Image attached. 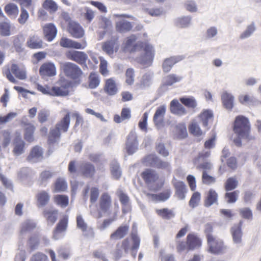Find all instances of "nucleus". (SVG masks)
<instances>
[{
  "label": "nucleus",
  "instance_id": "nucleus-1",
  "mask_svg": "<svg viewBox=\"0 0 261 261\" xmlns=\"http://www.w3.org/2000/svg\"><path fill=\"white\" fill-rule=\"evenodd\" d=\"M233 131L237 136L249 141L254 139L250 134L251 126L248 119L243 116L239 115L235 118L233 124Z\"/></svg>",
  "mask_w": 261,
  "mask_h": 261
},
{
  "label": "nucleus",
  "instance_id": "nucleus-2",
  "mask_svg": "<svg viewBox=\"0 0 261 261\" xmlns=\"http://www.w3.org/2000/svg\"><path fill=\"white\" fill-rule=\"evenodd\" d=\"M70 123V113L68 112L56 124L54 128H50L48 137L49 143H53L58 141L60 138L61 133L67 132Z\"/></svg>",
  "mask_w": 261,
  "mask_h": 261
},
{
  "label": "nucleus",
  "instance_id": "nucleus-3",
  "mask_svg": "<svg viewBox=\"0 0 261 261\" xmlns=\"http://www.w3.org/2000/svg\"><path fill=\"white\" fill-rule=\"evenodd\" d=\"M144 162L147 166L164 170L168 173L171 172L172 168L170 163L162 161L155 155H148L144 158Z\"/></svg>",
  "mask_w": 261,
  "mask_h": 261
},
{
  "label": "nucleus",
  "instance_id": "nucleus-4",
  "mask_svg": "<svg viewBox=\"0 0 261 261\" xmlns=\"http://www.w3.org/2000/svg\"><path fill=\"white\" fill-rule=\"evenodd\" d=\"M3 72L8 80L14 84H16L17 81L14 77L12 73H13L16 77L21 80H23L27 78L25 70L24 68H20V66H11V69L9 68H3Z\"/></svg>",
  "mask_w": 261,
  "mask_h": 261
},
{
  "label": "nucleus",
  "instance_id": "nucleus-5",
  "mask_svg": "<svg viewBox=\"0 0 261 261\" xmlns=\"http://www.w3.org/2000/svg\"><path fill=\"white\" fill-rule=\"evenodd\" d=\"M208 246V251L215 254H224L226 252L227 247L224 244L223 241L215 237H209L207 241Z\"/></svg>",
  "mask_w": 261,
  "mask_h": 261
},
{
  "label": "nucleus",
  "instance_id": "nucleus-6",
  "mask_svg": "<svg viewBox=\"0 0 261 261\" xmlns=\"http://www.w3.org/2000/svg\"><path fill=\"white\" fill-rule=\"evenodd\" d=\"M68 222L67 216H64L60 220L53 232V238L54 240H58L63 238L67 230Z\"/></svg>",
  "mask_w": 261,
  "mask_h": 261
},
{
  "label": "nucleus",
  "instance_id": "nucleus-7",
  "mask_svg": "<svg viewBox=\"0 0 261 261\" xmlns=\"http://www.w3.org/2000/svg\"><path fill=\"white\" fill-rule=\"evenodd\" d=\"M60 45L65 48L82 49L87 46V43L85 39H82L81 42H77L66 37H62L60 39Z\"/></svg>",
  "mask_w": 261,
  "mask_h": 261
},
{
  "label": "nucleus",
  "instance_id": "nucleus-8",
  "mask_svg": "<svg viewBox=\"0 0 261 261\" xmlns=\"http://www.w3.org/2000/svg\"><path fill=\"white\" fill-rule=\"evenodd\" d=\"M126 151L128 155H132L138 149V143L136 133L132 130L128 134L125 143Z\"/></svg>",
  "mask_w": 261,
  "mask_h": 261
},
{
  "label": "nucleus",
  "instance_id": "nucleus-9",
  "mask_svg": "<svg viewBox=\"0 0 261 261\" xmlns=\"http://www.w3.org/2000/svg\"><path fill=\"white\" fill-rule=\"evenodd\" d=\"M67 31L73 38L80 39L85 35V31L81 25L76 21H71L67 25Z\"/></svg>",
  "mask_w": 261,
  "mask_h": 261
},
{
  "label": "nucleus",
  "instance_id": "nucleus-10",
  "mask_svg": "<svg viewBox=\"0 0 261 261\" xmlns=\"http://www.w3.org/2000/svg\"><path fill=\"white\" fill-rule=\"evenodd\" d=\"M65 55L68 59L74 61L80 65L85 64L88 59V56L83 51L69 50L66 53Z\"/></svg>",
  "mask_w": 261,
  "mask_h": 261
},
{
  "label": "nucleus",
  "instance_id": "nucleus-11",
  "mask_svg": "<svg viewBox=\"0 0 261 261\" xmlns=\"http://www.w3.org/2000/svg\"><path fill=\"white\" fill-rule=\"evenodd\" d=\"M239 101L247 106H258L261 105V100L252 95L241 94L238 96Z\"/></svg>",
  "mask_w": 261,
  "mask_h": 261
},
{
  "label": "nucleus",
  "instance_id": "nucleus-12",
  "mask_svg": "<svg viewBox=\"0 0 261 261\" xmlns=\"http://www.w3.org/2000/svg\"><path fill=\"white\" fill-rule=\"evenodd\" d=\"M43 151L39 146H34L27 157V160L32 163L40 162L43 159Z\"/></svg>",
  "mask_w": 261,
  "mask_h": 261
},
{
  "label": "nucleus",
  "instance_id": "nucleus-13",
  "mask_svg": "<svg viewBox=\"0 0 261 261\" xmlns=\"http://www.w3.org/2000/svg\"><path fill=\"white\" fill-rule=\"evenodd\" d=\"M62 70L65 75L73 80H79L83 74V72L78 66H63Z\"/></svg>",
  "mask_w": 261,
  "mask_h": 261
},
{
  "label": "nucleus",
  "instance_id": "nucleus-14",
  "mask_svg": "<svg viewBox=\"0 0 261 261\" xmlns=\"http://www.w3.org/2000/svg\"><path fill=\"white\" fill-rule=\"evenodd\" d=\"M166 111V107L165 105L161 106L157 108L153 118L154 124L157 127L163 126Z\"/></svg>",
  "mask_w": 261,
  "mask_h": 261
},
{
  "label": "nucleus",
  "instance_id": "nucleus-15",
  "mask_svg": "<svg viewBox=\"0 0 261 261\" xmlns=\"http://www.w3.org/2000/svg\"><path fill=\"white\" fill-rule=\"evenodd\" d=\"M129 226L127 224L122 225L118 227L117 229L110 235L112 240H118L123 239L128 233Z\"/></svg>",
  "mask_w": 261,
  "mask_h": 261
},
{
  "label": "nucleus",
  "instance_id": "nucleus-16",
  "mask_svg": "<svg viewBox=\"0 0 261 261\" xmlns=\"http://www.w3.org/2000/svg\"><path fill=\"white\" fill-rule=\"evenodd\" d=\"M170 110L172 114L178 116H182L187 114L185 107L176 99H174L171 101Z\"/></svg>",
  "mask_w": 261,
  "mask_h": 261
},
{
  "label": "nucleus",
  "instance_id": "nucleus-17",
  "mask_svg": "<svg viewBox=\"0 0 261 261\" xmlns=\"http://www.w3.org/2000/svg\"><path fill=\"white\" fill-rule=\"evenodd\" d=\"M43 34L48 41H51L56 36L57 30L55 25L49 23L45 24L43 28Z\"/></svg>",
  "mask_w": 261,
  "mask_h": 261
},
{
  "label": "nucleus",
  "instance_id": "nucleus-18",
  "mask_svg": "<svg viewBox=\"0 0 261 261\" xmlns=\"http://www.w3.org/2000/svg\"><path fill=\"white\" fill-rule=\"evenodd\" d=\"M172 183L175 189V195L180 200L184 199L186 193V187L184 182L177 180L173 178Z\"/></svg>",
  "mask_w": 261,
  "mask_h": 261
},
{
  "label": "nucleus",
  "instance_id": "nucleus-19",
  "mask_svg": "<svg viewBox=\"0 0 261 261\" xmlns=\"http://www.w3.org/2000/svg\"><path fill=\"white\" fill-rule=\"evenodd\" d=\"M188 251L193 250L199 248L201 245L200 239L194 233H189L187 237Z\"/></svg>",
  "mask_w": 261,
  "mask_h": 261
},
{
  "label": "nucleus",
  "instance_id": "nucleus-20",
  "mask_svg": "<svg viewBox=\"0 0 261 261\" xmlns=\"http://www.w3.org/2000/svg\"><path fill=\"white\" fill-rule=\"evenodd\" d=\"M27 46L33 49H40L43 47V41L37 35L31 36L27 40Z\"/></svg>",
  "mask_w": 261,
  "mask_h": 261
},
{
  "label": "nucleus",
  "instance_id": "nucleus-21",
  "mask_svg": "<svg viewBox=\"0 0 261 261\" xmlns=\"http://www.w3.org/2000/svg\"><path fill=\"white\" fill-rule=\"evenodd\" d=\"M141 176L147 184H152L159 178V176L156 172L151 169H146L143 171L141 173Z\"/></svg>",
  "mask_w": 261,
  "mask_h": 261
},
{
  "label": "nucleus",
  "instance_id": "nucleus-22",
  "mask_svg": "<svg viewBox=\"0 0 261 261\" xmlns=\"http://www.w3.org/2000/svg\"><path fill=\"white\" fill-rule=\"evenodd\" d=\"M82 174L86 177H92L95 173V167L91 163L88 162L83 163L80 167Z\"/></svg>",
  "mask_w": 261,
  "mask_h": 261
},
{
  "label": "nucleus",
  "instance_id": "nucleus-23",
  "mask_svg": "<svg viewBox=\"0 0 261 261\" xmlns=\"http://www.w3.org/2000/svg\"><path fill=\"white\" fill-rule=\"evenodd\" d=\"M230 231L233 243L237 245H241L242 244V237L243 234L242 229L238 227L232 226Z\"/></svg>",
  "mask_w": 261,
  "mask_h": 261
},
{
  "label": "nucleus",
  "instance_id": "nucleus-24",
  "mask_svg": "<svg viewBox=\"0 0 261 261\" xmlns=\"http://www.w3.org/2000/svg\"><path fill=\"white\" fill-rule=\"evenodd\" d=\"M221 99L225 108L228 110H231L233 108L234 97L231 93L224 92L221 96Z\"/></svg>",
  "mask_w": 261,
  "mask_h": 261
},
{
  "label": "nucleus",
  "instance_id": "nucleus-25",
  "mask_svg": "<svg viewBox=\"0 0 261 261\" xmlns=\"http://www.w3.org/2000/svg\"><path fill=\"white\" fill-rule=\"evenodd\" d=\"M111 205V196L107 193L103 194L101 196L99 200V206L101 211L103 213L107 212Z\"/></svg>",
  "mask_w": 261,
  "mask_h": 261
},
{
  "label": "nucleus",
  "instance_id": "nucleus-26",
  "mask_svg": "<svg viewBox=\"0 0 261 261\" xmlns=\"http://www.w3.org/2000/svg\"><path fill=\"white\" fill-rule=\"evenodd\" d=\"M218 195L217 193L213 189H210L207 194L204 200V205L206 207H210L214 204H218Z\"/></svg>",
  "mask_w": 261,
  "mask_h": 261
},
{
  "label": "nucleus",
  "instance_id": "nucleus-27",
  "mask_svg": "<svg viewBox=\"0 0 261 261\" xmlns=\"http://www.w3.org/2000/svg\"><path fill=\"white\" fill-rule=\"evenodd\" d=\"M49 194L45 191H42L37 195V205L39 207H43L47 205L50 200Z\"/></svg>",
  "mask_w": 261,
  "mask_h": 261
},
{
  "label": "nucleus",
  "instance_id": "nucleus-28",
  "mask_svg": "<svg viewBox=\"0 0 261 261\" xmlns=\"http://www.w3.org/2000/svg\"><path fill=\"white\" fill-rule=\"evenodd\" d=\"M133 28L131 22L122 20L116 22V29L117 32L120 33H125L132 30Z\"/></svg>",
  "mask_w": 261,
  "mask_h": 261
},
{
  "label": "nucleus",
  "instance_id": "nucleus-29",
  "mask_svg": "<svg viewBox=\"0 0 261 261\" xmlns=\"http://www.w3.org/2000/svg\"><path fill=\"white\" fill-rule=\"evenodd\" d=\"M25 143L20 138H16L14 142L13 153L16 156H19L24 152Z\"/></svg>",
  "mask_w": 261,
  "mask_h": 261
},
{
  "label": "nucleus",
  "instance_id": "nucleus-30",
  "mask_svg": "<svg viewBox=\"0 0 261 261\" xmlns=\"http://www.w3.org/2000/svg\"><path fill=\"white\" fill-rule=\"evenodd\" d=\"M105 91L111 96L114 95L117 93L118 89L115 81L112 79H110L106 81Z\"/></svg>",
  "mask_w": 261,
  "mask_h": 261
},
{
  "label": "nucleus",
  "instance_id": "nucleus-31",
  "mask_svg": "<svg viewBox=\"0 0 261 261\" xmlns=\"http://www.w3.org/2000/svg\"><path fill=\"white\" fill-rule=\"evenodd\" d=\"M118 196L119 200L123 206L122 212L124 214H126L129 210V198L128 196L122 191L119 192Z\"/></svg>",
  "mask_w": 261,
  "mask_h": 261
},
{
  "label": "nucleus",
  "instance_id": "nucleus-32",
  "mask_svg": "<svg viewBox=\"0 0 261 261\" xmlns=\"http://www.w3.org/2000/svg\"><path fill=\"white\" fill-rule=\"evenodd\" d=\"M58 211L45 210L43 212L44 216L45 217L48 223L53 224L58 218Z\"/></svg>",
  "mask_w": 261,
  "mask_h": 261
},
{
  "label": "nucleus",
  "instance_id": "nucleus-33",
  "mask_svg": "<svg viewBox=\"0 0 261 261\" xmlns=\"http://www.w3.org/2000/svg\"><path fill=\"white\" fill-rule=\"evenodd\" d=\"M35 129V126L31 124L28 123L24 127V139L28 142H32L34 138V133Z\"/></svg>",
  "mask_w": 261,
  "mask_h": 261
},
{
  "label": "nucleus",
  "instance_id": "nucleus-34",
  "mask_svg": "<svg viewBox=\"0 0 261 261\" xmlns=\"http://www.w3.org/2000/svg\"><path fill=\"white\" fill-rule=\"evenodd\" d=\"M213 117V112L210 110H204L199 115V118L202 122V125L205 127H207L208 121Z\"/></svg>",
  "mask_w": 261,
  "mask_h": 261
},
{
  "label": "nucleus",
  "instance_id": "nucleus-35",
  "mask_svg": "<svg viewBox=\"0 0 261 261\" xmlns=\"http://www.w3.org/2000/svg\"><path fill=\"white\" fill-rule=\"evenodd\" d=\"M4 9L6 13L10 17L14 16L15 17L19 12L18 7L13 3H10L6 5Z\"/></svg>",
  "mask_w": 261,
  "mask_h": 261
},
{
  "label": "nucleus",
  "instance_id": "nucleus-36",
  "mask_svg": "<svg viewBox=\"0 0 261 261\" xmlns=\"http://www.w3.org/2000/svg\"><path fill=\"white\" fill-rule=\"evenodd\" d=\"M170 191H166L159 194H152L150 195L152 200L155 201H165L170 197Z\"/></svg>",
  "mask_w": 261,
  "mask_h": 261
},
{
  "label": "nucleus",
  "instance_id": "nucleus-37",
  "mask_svg": "<svg viewBox=\"0 0 261 261\" xmlns=\"http://www.w3.org/2000/svg\"><path fill=\"white\" fill-rule=\"evenodd\" d=\"M42 7L50 13H55L58 9L57 4L53 0H45L42 4Z\"/></svg>",
  "mask_w": 261,
  "mask_h": 261
},
{
  "label": "nucleus",
  "instance_id": "nucleus-38",
  "mask_svg": "<svg viewBox=\"0 0 261 261\" xmlns=\"http://www.w3.org/2000/svg\"><path fill=\"white\" fill-rule=\"evenodd\" d=\"M156 214L164 219H170L174 216L173 212L167 208L156 210Z\"/></svg>",
  "mask_w": 261,
  "mask_h": 261
},
{
  "label": "nucleus",
  "instance_id": "nucleus-39",
  "mask_svg": "<svg viewBox=\"0 0 261 261\" xmlns=\"http://www.w3.org/2000/svg\"><path fill=\"white\" fill-rule=\"evenodd\" d=\"M182 79L181 76L177 75L174 74H169L165 78L164 83L166 86H172L174 83L179 82Z\"/></svg>",
  "mask_w": 261,
  "mask_h": 261
},
{
  "label": "nucleus",
  "instance_id": "nucleus-40",
  "mask_svg": "<svg viewBox=\"0 0 261 261\" xmlns=\"http://www.w3.org/2000/svg\"><path fill=\"white\" fill-rule=\"evenodd\" d=\"M238 185V181L236 177L228 178L225 184V189L226 191H232L235 189Z\"/></svg>",
  "mask_w": 261,
  "mask_h": 261
},
{
  "label": "nucleus",
  "instance_id": "nucleus-41",
  "mask_svg": "<svg viewBox=\"0 0 261 261\" xmlns=\"http://www.w3.org/2000/svg\"><path fill=\"white\" fill-rule=\"evenodd\" d=\"M180 101L189 108L194 109L197 106V102L193 97H182L180 98Z\"/></svg>",
  "mask_w": 261,
  "mask_h": 261
},
{
  "label": "nucleus",
  "instance_id": "nucleus-42",
  "mask_svg": "<svg viewBox=\"0 0 261 261\" xmlns=\"http://www.w3.org/2000/svg\"><path fill=\"white\" fill-rule=\"evenodd\" d=\"M39 72L42 76H54L56 74L55 66H41Z\"/></svg>",
  "mask_w": 261,
  "mask_h": 261
},
{
  "label": "nucleus",
  "instance_id": "nucleus-43",
  "mask_svg": "<svg viewBox=\"0 0 261 261\" xmlns=\"http://www.w3.org/2000/svg\"><path fill=\"white\" fill-rule=\"evenodd\" d=\"M36 227L35 223L32 220H27L21 225L20 233L23 234L33 230Z\"/></svg>",
  "mask_w": 261,
  "mask_h": 261
},
{
  "label": "nucleus",
  "instance_id": "nucleus-44",
  "mask_svg": "<svg viewBox=\"0 0 261 261\" xmlns=\"http://www.w3.org/2000/svg\"><path fill=\"white\" fill-rule=\"evenodd\" d=\"M55 202L62 207H66L69 203L68 197L65 195H57L54 197Z\"/></svg>",
  "mask_w": 261,
  "mask_h": 261
},
{
  "label": "nucleus",
  "instance_id": "nucleus-45",
  "mask_svg": "<svg viewBox=\"0 0 261 261\" xmlns=\"http://www.w3.org/2000/svg\"><path fill=\"white\" fill-rule=\"evenodd\" d=\"M111 172L115 179H118L121 176V170L119 163L116 161H113L111 164Z\"/></svg>",
  "mask_w": 261,
  "mask_h": 261
},
{
  "label": "nucleus",
  "instance_id": "nucleus-46",
  "mask_svg": "<svg viewBox=\"0 0 261 261\" xmlns=\"http://www.w3.org/2000/svg\"><path fill=\"white\" fill-rule=\"evenodd\" d=\"M24 41V38L22 36H18L13 40V45L15 50L18 53H21L23 51L22 47L23 43Z\"/></svg>",
  "mask_w": 261,
  "mask_h": 261
},
{
  "label": "nucleus",
  "instance_id": "nucleus-47",
  "mask_svg": "<svg viewBox=\"0 0 261 261\" xmlns=\"http://www.w3.org/2000/svg\"><path fill=\"white\" fill-rule=\"evenodd\" d=\"M100 83L98 74L96 73H91L89 75V86L91 89L96 88Z\"/></svg>",
  "mask_w": 261,
  "mask_h": 261
},
{
  "label": "nucleus",
  "instance_id": "nucleus-48",
  "mask_svg": "<svg viewBox=\"0 0 261 261\" xmlns=\"http://www.w3.org/2000/svg\"><path fill=\"white\" fill-rule=\"evenodd\" d=\"M76 225L77 227L84 232L91 229L88 227L81 215H78L76 216Z\"/></svg>",
  "mask_w": 261,
  "mask_h": 261
},
{
  "label": "nucleus",
  "instance_id": "nucleus-49",
  "mask_svg": "<svg viewBox=\"0 0 261 261\" xmlns=\"http://www.w3.org/2000/svg\"><path fill=\"white\" fill-rule=\"evenodd\" d=\"M239 191L236 190L231 192H227L225 194V198L228 203H233L237 201L239 196Z\"/></svg>",
  "mask_w": 261,
  "mask_h": 261
},
{
  "label": "nucleus",
  "instance_id": "nucleus-50",
  "mask_svg": "<svg viewBox=\"0 0 261 261\" xmlns=\"http://www.w3.org/2000/svg\"><path fill=\"white\" fill-rule=\"evenodd\" d=\"M72 83L67 80H60L59 82V85L62 90L66 92V96L69 93V89L72 87Z\"/></svg>",
  "mask_w": 261,
  "mask_h": 261
},
{
  "label": "nucleus",
  "instance_id": "nucleus-51",
  "mask_svg": "<svg viewBox=\"0 0 261 261\" xmlns=\"http://www.w3.org/2000/svg\"><path fill=\"white\" fill-rule=\"evenodd\" d=\"M115 42L108 41L105 42L102 46V49L109 55L113 54L115 48Z\"/></svg>",
  "mask_w": 261,
  "mask_h": 261
},
{
  "label": "nucleus",
  "instance_id": "nucleus-52",
  "mask_svg": "<svg viewBox=\"0 0 261 261\" xmlns=\"http://www.w3.org/2000/svg\"><path fill=\"white\" fill-rule=\"evenodd\" d=\"M67 188V185L66 181L61 178L58 179L55 185V191L56 192H63L66 190Z\"/></svg>",
  "mask_w": 261,
  "mask_h": 261
},
{
  "label": "nucleus",
  "instance_id": "nucleus-53",
  "mask_svg": "<svg viewBox=\"0 0 261 261\" xmlns=\"http://www.w3.org/2000/svg\"><path fill=\"white\" fill-rule=\"evenodd\" d=\"M200 198V194L199 192H196L194 193L189 201L190 206L192 208L196 207L199 204Z\"/></svg>",
  "mask_w": 261,
  "mask_h": 261
},
{
  "label": "nucleus",
  "instance_id": "nucleus-54",
  "mask_svg": "<svg viewBox=\"0 0 261 261\" xmlns=\"http://www.w3.org/2000/svg\"><path fill=\"white\" fill-rule=\"evenodd\" d=\"M0 34L4 36L10 35V25L9 23L6 22L0 23Z\"/></svg>",
  "mask_w": 261,
  "mask_h": 261
},
{
  "label": "nucleus",
  "instance_id": "nucleus-55",
  "mask_svg": "<svg viewBox=\"0 0 261 261\" xmlns=\"http://www.w3.org/2000/svg\"><path fill=\"white\" fill-rule=\"evenodd\" d=\"M50 95L54 96H65L66 92L60 86H54L50 89Z\"/></svg>",
  "mask_w": 261,
  "mask_h": 261
},
{
  "label": "nucleus",
  "instance_id": "nucleus-56",
  "mask_svg": "<svg viewBox=\"0 0 261 261\" xmlns=\"http://www.w3.org/2000/svg\"><path fill=\"white\" fill-rule=\"evenodd\" d=\"M31 170L27 167L21 168L18 172V177L21 180L26 179L30 175Z\"/></svg>",
  "mask_w": 261,
  "mask_h": 261
},
{
  "label": "nucleus",
  "instance_id": "nucleus-57",
  "mask_svg": "<svg viewBox=\"0 0 261 261\" xmlns=\"http://www.w3.org/2000/svg\"><path fill=\"white\" fill-rule=\"evenodd\" d=\"M133 245L131 247V250L134 252L135 250H138L140 246V239L138 234H130Z\"/></svg>",
  "mask_w": 261,
  "mask_h": 261
},
{
  "label": "nucleus",
  "instance_id": "nucleus-58",
  "mask_svg": "<svg viewBox=\"0 0 261 261\" xmlns=\"http://www.w3.org/2000/svg\"><path fill=\"white\" fill-rule=\"evenodd\" d=\"M189 131L191 133L196 136H200L202 134V131L199 125L196 122H193L189 125Z\"/></svg>",
  "mask_w": 261,
  "mask_h": 261
},
{
  "label": "nucleus",
  "instance_id": "nucleus-59",
  "mask_svg": "<svg viewBox=\"0 0 261 261\" xmlns=\"http://www.w3.org/2000/svg\"><path fill=\"white\" fill-rule=\"evenodd\" d=\"M239 212L241 216L244 219H252V213L250 208L248 207L242 208L239 210Z\"/></svg>",
  "mask_w": 261,
  "mask_h": 261
},
{
  "label": "nucleus",
  "instance_id": "nucleus-60",
  "mask_svg": "<svg viewBox=\"0 0 261 261\" xmlns=\"http://www.w3.org/2000/svg\"><path fill=\"white\" fill-rule=\"evenodd\" d=\"M126 83L131 85H132L134 82V71L133 68H128L126 71Z\"/></svg>",
  "mask_w": 261,
  "mask_h": 261
},
{
  "label": "nucleus",
  "instance_id": "nucleus-61",
  "mask_svg": "<svg viewBox=\"0 0 261 261\" xmlns=\"http://www.w3.org/2000/svg\"><path fill=\"white\" fill-rule=\"evenodd\" d=\"M176 131L178 134V136L180 138H186L187 136L186 127L183 124H178L176 126Z\"/></svg>",
  "mask_w": 261,
  "mask_h": 261
},
{
  "label": "nucleus",
  "instance_id": "nucleus-62",
  "mask_svg": "<svg viewBox=\"0 0 261 261\" xmlns=\"http://www.w3.org/2000/svg\"><path fill=\"white\" fill-rule=\"evenodd\" d=\"M152 74L150 73L145 74L143 77L141 82V84L144 87L149 86L152 83Z\"/></svg>",
  "mask_w": 261,
  "mask_h": 261
},
{
  "label": "nucleus",
  "instance_id": "nucleus-63",
  "mask_svg": "<svg viewBox=\"0 0 261 261\" xmlns=\"http://www.w3.org/2000/svg\"><path fill=\"white\" fill-rule=\"evenodd\" d=\"M3 136L2 146L4 148H6L9 145L11 141L10 133L7 130H4Z\"/></svg>",
  "mask_w": 261,
  "mask_h": 261
},
{
  "label": "nucleus",
  "instance_id": "nucleus-64",
  "mask_svg": "<svg viewBox=\"0 0 261 261\" xmlns=\"http://www.w3.org/2000/svg\"><path fill=\"white\" fill-rule=\"evenodd\" d=\"M47 256L43 253L38 252L34 254L32 258L31 261H47Z\"/></svg>",
  "mask_w": 261,
  "mask_h": 261
}]
</instances>
